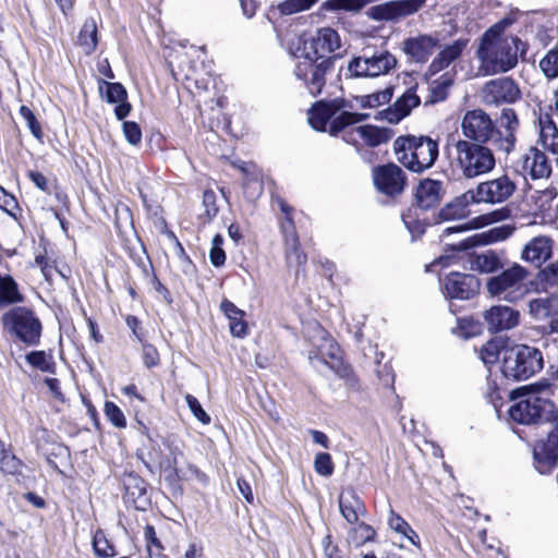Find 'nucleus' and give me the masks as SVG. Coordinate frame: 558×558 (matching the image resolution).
I'll list each match as a JSON object with an SVG mask.
<instances>
[{"label":"nucleus","instance_id":"22","mask_svg":"<svg viewBox=\"0 0 558 558\" xmlns=\"http://www.w3.org/2000/svg\"><path fill=\"white\" fill-rule=\"evenodd\" d=\"M513 231L514 228L512 226L502 225L487 231L476 233L452 245L458 250H466L476 245H488L505 241L513 233Z\"/></svg>","mask_w":558,"mask_h":558},{"label":"nucleus","instance_id":"63","mask_svg":"<svg viewBox=\"0 0 558 558\" xmlns=\"http://www.w3.org/2000/svg\"><path fill=\"white\" fill-rule=\"evenodd\" d=\"M236 484L241 495L245 498L247 502L252 504L254 497L250 484L242 478H239Z\"/></svg>","mask_w":558,"mask_h":558},{"label":"nucleus","instance_id":"39","mask_svg":"<svg viewBox=\"0 0 558 558\" xmlns=\"http://www.w3.org/2000/svg\"><path fill=\"white\" fill-rule=\"evenodd\" d=\"M501 267L502 263L494 251L483 252L471 259V269L481 274H492Z\"/></svg>","mask_w":558,"mask_h":558},{"label":"nucleus","instance_id":"29","mask_svg":"<svg viewBox=\"0 0 558 558\" xmlns=\"http://www.w3.org/2000/svg\"><path fill=\"white\" fill-rule=\"evenodd\" d=\"M466 45L468 40L458 39L454 43L444 47L429 65L430 74L435 75L436 73L448 68L461 56Z\"/></svg>","mask_w":558,"mask_h":558},{"label":"nucleus","instance_id":"38","mask_svg":"<svg viewBox=\"0 0 558 558\" xmlns=\"http://www.w3.org/2000/svg\"><path fill=\"white\" fill-rule=\"evenodd\" d=\"M453 83V74L448 71L429 82V95L426 102L435 104L444 101L448 97L449 88Z\"/></svg>","mask_w":558,"mask_h":558},{"label":"nucleus","instance_id":"17","mask_svg":"<svg viewBox=\"0 0 558 558\" xmlns=\"http://www.w3.org/2000/svg\"><path fill=\"white\" fill-rule=\"evenodd\" d=\"M373 179L377 190L386 195L401 193L405 184L403 171L393 163L375 168Z\"/></svg>","mask_w":558,"mask_h":558},{"label":"nucleus","instance_id":"35","mask_svg":"<svg viewBox=\"0 0 558 558\" xmlns=\"http://www.w3.org/2000/svg\"><path fill=\"white\" fill-rule=\"evenodd\" d=\"M538 133L543 146L556 153L558 149V129L548 113L538 116Z\"/></svg>","mask_w":558,"mask_h":558},{"label":"nucleus","instance_id":"54","mask_svg":"<svg viewBox=\"0 0 558 558\" xmlns=\"http://www.w3.org/2000/svg\"><path fill=\"white\" fill-rule=\"evenodd\" d=\"M185 401L187 403L189 409L193 413L194 417L204 425H208L210 423V416L203 409L199 401L192 395L185 396Z\"/></svg>","mask_w":558,"mask_h":558},{"label":"nucleus","instance_id":"3","mask_svg":"<svg viewBox=\"0 0 558 558\" xmlns=\"http://www.w3.org/2000/svg\"><path fill=\"white\" fill-rule=\"evenodd\" d=\"M340 47V36L331 27L319 28L313 34H293L288 40L289 52L295 58L303 59H331L329 54Z\"/></svg>","mask_w":558,"mask_h":558},{"label":"nucleus","instance_id":"13","mask_svg":"<svg viewBox=\"0 0 558 558\" xmlns=\"http://www.w3.org/2000/svg\"><path fill=\"white\" fill-rule=\"evenodd\" d=\"M514 183L507 177L481 182L475 190H471L476 204H499L507 201L514 192Z\"/></svg>","mask_w":558,"mask_h":558},{"label":"nucleus","instance_id":"61","mask_svg":"<svg viewBox=\"0 0 558 558\" xmlns=\"http://www.w3.org/2000/svg\"><path fill=\"white\" fill-rule=\"evenodd\" d=\"M143 362L148 368L159 364V353L155 347L150 344L143 345Z\"/></svg>","mask_w":558,"mask_h":558},{"label":"nucleus","instance_id":"58","mask_svg":"<svg viewBox=\"0 0 558 558\" xmlns=\"http://www.w3.org/2000/svg\"><path fill=\"white\" fill-rule=\"evenodd\" d=\"M544 453L549 460L558 459V430L548 435L544 444Z\"/></svg>","mask_w":558,"mask_h":558},{"label":"nucleus","instance_id":"15","mask_svg":"<svg viewBox=\"0 0 558 558\" xmlns=\"http://www.w3.org/2000/svg\"><path fill=\"white\" fill-rule=\"evenodd\" d=\"M396 64V58L385 51L372 57L354 58L349 64V71L354 76H378L388 73Z\"/></svg>","mask_w":558,"mask_h":558},{"label":"nucleus","instance_id":"46","mask_svg":"<svg viewBox=\"0 0 558 558\" xmlns=\"http://www.w3.org/2000/svg\"><path fill=\"white\" fill-rule=\"evenodd\" d=\"M392 97V89L385 88L384 90L362 96L360 104L363 108H376L390 101Z\"/></svg>","mask_w":558,"mask_h":558},{"label":"nucleus","instance_id":"43","mask_svg":"<svg viewBox=\"0 0 558 558\" xmlns=\"http://www.w3.org/2000/svg\"><path fill=\"white\" fill-rule=\"evenodd\" d=\"M26 361L41 372L53 373L54 362L45 351H33L26 355Z\"/></svg>","mask_w":558,"mask_h":558},{"label":"nucleus","instance_id":"42","mask_svg":"<svg viewBox=\"0 0 558 558\" xmlns=\"http://www.w3.org/2000/svg\"><path fill=\"white\" fill-rule=\"evenodd\" d=\"M553 302L547 298H538L530 301L529 311L530 314L536 320H545L551 318Z\"/></svg>","mask_w":558,"mask_h":558},{"label":"nucleus","instance_id":"60","mask_svg":"<svg viewBox=\"0 0 558 558\" xmlns=\"http://www.w3.org/2000/svg\"><path fill=\"white\" fill-rule=\"evenodd\" d=\"M216 194L213 191H205L203 194V205L205 213L209 219L216 217L218 213V206L216 204Z\"/></svg>","mask_w":558,"mask_h":558},{"label":"nucleus","instance_id":"26","mask_svg":"<svg viewBox=\"0 0 558 558\" xmlns=\"http://www.w3.org/2000/svg\"><path fill=\"white\" fill-rule=\"evenodd\" d=\"M99 89L108 102L117 105L114 113L118 120L124 119L130 113L131 105L126 101V90L120 83L105 82Z\"/></svg>","mask_w":558,"mask_h":558},{"label":"nucleus","instance_id":"10","mask_svg":"<svg viewBox=\"0 0 558 558\" xmlns=\"http://www.w3.org/2000/svg\"><path fill=\"white\" fill-rule=\"evenodd\" d=\"M312 343L314 350L308 352V359L313 364L315 361L322 362L341 377H345L350 374V368L342 364L338 344L326 330L317 326L316 335Z\"/></svg>","mask_w":558,"mask_h":558},{"label":"nucleus","instance_id":"62","mask_svg":"<svg viewBox=\"0 0 558 558\" xmlns=\"http://www.w3.org/2000/svg\"><path fill=\"white\" fill-rule=\"evenodd\" d=\"M28 178L39 190H41V191L48 190V182H47L46 177L43 173L37 172V171H29Z\"/></svg>","mask_w":558,"mask_h":558},{"label":"nucleus","instance_id":"48","mask_svg":"<svg viewBox=\"0 0 558 558\" xmlns=\"http://www.w3.org/2000/svg\"><path fill=\"white\" fill-rule=\"evenodd\" d=\"M539 68L549 78L558 76V48L551 49L545 54L539 61Z\"/></svg>","mask_w":558,"mask_h":558},{"label":"nucleus","instance_id":"33","mask_svg":"<svg viewBox=\"0 0 558 558\" xmlns=\"http://www.w3.org/2000/svg\"><path fill=\"white\" fill-rule=\"evenodd\" d=\"M339 508L342 517L350 524L356 523L359 518L365 513L363 501L353 492H348L339 496Z\"/></svg>","mask_w":558,"mask_h":558},{"label":"nucleus","instance_id":"9","mask_svg":"<svg viewBox=\"0 0 558 558\" xmlns=\"http://www.w3.org/2000/svg\"><path fill=\"white\" fill-rule=\"evenodd\" d=\"M527 277V269L514 263L499 275L490 277L486 282V289L493 298L515 302L522 299L527 292L525 284Z\"/></svg>","mask_w":558,"mask_h":558},{"label":"nucleus","instance_id":"25","mask_svg":"<svg viewBox=\"0 0 558 558\" xmlns=\"http://www.w3.org/2000/svg\"><path fill=\"white\" fill-rule=\"evenodd\" d=\"M281 210L287 215L286 220L281 223L284 235L286 252L289 260L294 259L298 265L305 263L306 257L299 251V238L295 232L293 222L290 218L289 208L284 203L280 204Z\"/></svg>","mask_w":558,"mask_h":558},{"label":"nucleus","instance_id":"64","mask_svg":"<svg viewBox=\"0 0 558 558\" xmlns=\"http://www.w3.org/2000/svg\"><path fill=\"white\" fill-rule=\"evenodd\" d=\"M203 547L202 545L191 542L184 553V558H202Z\"/></svg>","mask_w":558,"mask_h":558},{"label":"nucleus","instance_id":"7","mask_svg":"<svg viewBox=\"0 0 558 558\" xmlns=\"http://www.w3.org/2000/svg\"><path fill=\"white\" fill-rule=\"evenodd\" d=\"M544 366L542 352L525 344L505 348L501 372L505 377L523 380L539 372Z\"/></svg>","mask_w":558,"mask_h":558},{"label":"nucleus","instance_id":"11","mask_svg":"<svg viewBox=\"0 0 558 558\" xmlns=\"http://www.w3.org/2000/svg\"><path fill=\"white\" fill-rule=\"evenodd\" d=\"M461 131L465 138L482 144L492 138L495 126L490 117L484 110L473 109L466 111L463 116Z\"/></svg>","mask_w":558,"mask_h":558},{"label":"nucleus","instance_id":"19","mask_svg":"<svg viewBox=\"0 0 558 558\" xmlns=\"http://www.w3.org/2000/svg\"><path fill=\"white\" fill-rule=\"evenodd\" d=\"M421 102L416 94V86L408 88L393 104L392 107L380 112L381 119L391 124L399 123L408 117Z\"/></svg>","mask_w":558,"mask_h":558},{"label":"nucleus","instance_id":"57","mask_svg":"<svg viewBox=\"0 0 558 558\" xmlns=\"http://www.w3.org/2000/svg\"><path fill=\"white\" fill-rule=\"evenodd\" d=\"M123 133L126 141L132 145H137L142 141V131L135 122L126 121L123 123Z\"/></svg>","mask_w":558,"mask_h":558},{"label":"nucleus","instance_id":"45","mask_svg":"<svg viewBox=\"0 0 558 558\" xmlns=\"http://www.w3.org/2000/svg\"><path fill=\"white\" fill-rule=\"evenodd\" d=\"M500 353V342L497 340H490L481 348L478 356L485 365L489 366L494 365L498 361Z\"/></svg>","mask_w":558,"mask_h":558},{"label":"nucleus","instance_id":"50","mask_svg":"<svg viewBox=\"0 0 558 558\" xmlns=\"http://www.w3.org/2000/svg\"><path fill=\"white\" fill-rule=\"evenodd\" d=\"M351 537L355 545H362L374 539L375 531L371 525L360 523L356 527L352 529Z\"/></svg>","mask_w":558,"mask_h":558},{"label":"nucleus","instance_id":"18","mask_svg":"<svg viewBox=\"0 0 558 558\" xmlns=\"http://www.w3.org/2000/svg\"><path fill=\"white\" fill-rule=\"evenodd\" d=\"M480 288L478 279L473 275L452 272L444 283V291L448 298L468 300L472 298Z\"/></svg>","mask_w":558,"mask_h":558},{"label":"nucleus","instance_id":"44","mask_svg":"<svg viewBox=\"0 0 558 558\" xmlns=\"http://www.w3.org/2000/svg\"><path fill=\"white\" fill-rule=\"evenodd\" d=\"M318 0H283L278 4V10L282 15H292L310 10Z\"/></svg>","mask_w":558,"mask_h":558},{"label":"nucleus","instance_id":"37","mask_svg":"<svg viewBox=\"0 0 558 558\" xmlns=\"http://www.w3.org/2000/svg\"><path fill=\"white\" fill-rule=\"evenodd\" d=\"M76 44L87 56L92 54L95 51L98 44V37L97 23L94 19H87L84 22L78 33Z\"/></svg>","mask_w":558,"mask_h":558},{"label":"nucleus","instance_id":"40","mask_svg":"<svg viewBox=\"0 0 558 558\" xmlns=\"http://www.w3.org/2000/svg\"><path fill=\"white\" fill-rule=\"evenodd\" d=\"M239 169L245 174L244 186L253 187V195H259L263 191L262 170L254 163L242 162Z\"/></svg>","mask_w":558,"mask_h":558},{"label":"nucleus","instance_id":"32","mask_svg":"<svg viewBox=\"0 0 558 558\" xmlns=\"http://www.w3.org/2000/svg\"><path fill=\"white\" fill-rule=\"evenodd\" d=\"M508 216H509V210L504 209V208L496 209L488 214L481 215V216H477L476 218H474L472 221V225H473L472 228H483V227L492 225L494 222L502 221V220L507 219ZM470 229H471V227H469L468 225H458L454 227H448L442 230L441 236L445 238V236H449L453 233H463Z\"/></svg>","mask_w":558,"mask_h":558},{"label":"nucleus","instance_id":"21","mask_svg":"<svg viewBox=\"0 0 558 558\" xmlns=\"http://www.w3.org/2000/svg\"><path fill=\"white\" fill-rule=\"evenodd\" d=\"M520 314L509 306H492L484 314L488 329L493 332L509 330L518 326Z\"/></svg>","mask_w":558,"mask_h":558},{"label":"nucleus","instance_id":"16","mask_svg":"<svg viewBox=\"0 0 558 558\" xmlns=\"http://www.w3.org/2000/svg\"><path fill=\"white\" fill-rule=\"evenodd\" d=\"M426 0H397L371 8L369 16L374 20L391 21L417 12Z\"/></svg>","mask_w":558,"mask_h":558},{"label":"nucleus","instance_id":"12","mask_svg":"<svg viewBox=\"0 0 558 558\" xmlns=\"http://www.w3.org/2000/svg\"><path fill=\"white\" fill-rule=\"evenodd\" d=\"M332 69V59H304L295 66L296 77L304 80L308 92L317 95L325 85V76Z\"/></svg>","mask_w":558,"mask_h":558},{"label":"nucleus","instance_id":"24","mask_svg":"<svg viewBox=\"0 0 558 558\" xmlns=\"http://www.w3.org/2000/svg\"><path fill=\"white\" fill-rule=\"evenodd\" d=\"M438 45L429 35H420L403 43V51L416 62H425Z\"/></svg>","mask_w":558,"mask_h":558},{"label":"nucleus","instance_id":"28","mask_svg":"<svg viewBox=\"0 0 558 558\" xmlns=\"http://www.w3.org/2000/svg\"><path fill=\"white\" fill-rule=\"evenodd\" d=\"M441 182L430 179L421 181L415 190V201L418 207L428 209L441 198Z\"/></svg>","mask_w":558,"mask_h":558},{"label":"nucleus","instance_id":"53","mask_svg":"<svg viewBox=\"0 0 558 558\" xmlns=\"http://www.w3.org/2000/svg\"><path fill=\"white\" fill-rule=\"evenodd\" d=\"M21 117L26 121L27 126L37 140L43 138V131L39 122L37 121L34 112L27 106H21L20 108Z\"/></svg>","mask_w":558,"mask_h":558},{"label":"nucleus","instance_id":"34","mask_svg":"<svg viewBox=\"0 0 558 558\" xmlns=\"http://www.w3.org/2000/svg\"><path fill=\"white\" fill-rule=\"evenodd\" d=\"M24 300L25 298L14 278L11 275L0 272V310L9 305L23 303Z\"/></svg>","mask_w":558,"mask_h":558},{"label":"nucleus","instance_id":"6","mask_svg":"<svg viewBox=\"0 0 558 558\" xmlns=\"http://www.w3.org/2000/svg\"><path fill=\"white\" fill-rule=\"evenodd\" d=\"M342 107L343 101L340 99L329 102L319 101L308 111V123L317 131H326L335 135L347 126L368 118L365 113L341 111Z\"/></svg>","mask_w":558,"mask_h":558},{"label":"nucleus","instance_id":"51","mask_svg":"<svg viewBox=\"0 0 558 558\" xmlns=\"http://www.w3.org/2000/svg\"><path fill=\"white\" fill-rule=\"evenodd\" d=\"M314 469L322 476H330L333 472L331 457L327 452H319L314 460Z\"/></svg>","mask_w":558,"mask_h":558},{"label":"nucleus","instance_id":"5","mask_svg":"<svg viewBox=\"0 0 558 558\" xmlns=\"http://www.w3.org/2000/svg\"><path fill=\"white\" fill-rule=\"evenodd\" d=\"M453 165L466 179L486 174L495 168L493 151L477 143L458 140L452 144Z\"/></svg>","mask_w":558,"mask_h":558},{"label":"nucleus","instance_id":"4","mask_svg":"<svg viewBox=\"0 0 558 558\" xmlns=\"http://www.w3.org/2000/svg\"><path fill=\"white\" fill-rule=\"evenodd\" d=\"M393 148L398 161L413 172L429 169L438 157V143L427 136H400Z\"/></svg>","mask_w":558,"mask_h":558},{"label":"nucleus","instance_id":"56","mask_svg":"<svg viewBox=\"0 0 558 558\" xmlns=\"http://www.w3.org/2000/svg\"><path fill=\"white\" fill-rule=\"evenodd\" d=\"M0 452H1L0 469L10 474L17 472L20 462L17 461V459L14 456L8 453L4 450L2 442H0Z\"/></svg>","mask_w":558,"mask_h":558},{"label":"nucleus","instance_id":"31","mask_svg":"<svg viewBox=\"0 0 558 558\" xmlns=\"http://www.w3.org/2000/svg\"><path fill=\"white\" fill-rule=\"evenodd\" d=\"M220 310L229 320L230 332L233 337L244 338L247 335V323L244 319V311L236 307L229 300H223Z\"/></svg>","mask_w":558,"mask_h":558},{"label":"nucleus","instance_id":"30","mask_svg":"<svg viewBox=\"0 0 558 558\" xmlns=\"http://www.w3.org/2000/svg\"><path fill=\"white\" fill-rule=\"evenodd\" d=\"M471 204H476V202L471 190H469L441 208L439 211V217L441 220L462 219L470 214L469 206Z\"/></svg>","mask_w":558,"mask_h":558},{"label":"nucleus","instance_id":"23","mask_svg":"<svg viewBox=\"0 0 558 558\" xmlns=\"http://www.w3.org/2000/svg\"><path fill=\"white\" fill-rule=\"evenodd\" d=\"M553 254V240L546 235L535 236L523 247L521 258L539 267Z\"/></svg>","mask_w":558,"mask_h":558},{"label":"nucleus","instance_id":"1","mask_svg":"<svg viewBox=\"0 0 558 558\" xmlns=\"http://www.w3.org/2000/svg\"><path fill=\"white\" fill-rule=\"evenodd\" d=\"M505 23H498L492 26L482 37L476 54L480 60L478 73L482 75H492L504 73L518 63V51L524 45L518 37L502 36Z\"/></svg>","mask_w":558,"mask_h":558},{"label":"nucleus","instance_id":"55","mask_svg":"<svg viewBox=\"0 0 558 558\" xmlns=\"http://www.w3.org/2000/svg\"><path fill=\"white\" fill-rule=\"evenodd\" d=\"M144 536L148 556H151L156 553H161L163 550V546L160 539L157 537L154 526L147 525L144 531Z\"/></svg>","mask_w":558,"mask_h":558},{"label":"nucleus","instance_id":"14","mask_svg":"<svg viewBox=\"0 0 558 558\" xmlns=\"http://www.w3.org/2000/svg\"><path fill=\"white\" fill-rule=\"evenodd\" d=\"M518 85L509 77L496 78L487 82L482 92V101L488 106L512 104L520 98Z\"/></svg>","mask_w":558,"mask_h":558},{"label":"nucleus","instance_id":"59","mask_svg":"<svg viewBox=\"0 0 558 558\" xmlns=\"http://www.w3.org/2000/svg\"><path fill=\"white\" fill-rule=\"evenodd\" d=\"M538 278L541 281H545L549 284H555L558 282V260L547 265L545 268H543L539 274Z\"/></svg>","mask_w":558,"mask_h":558},{"label":"nucleus","instance_id":"20","mask_svg":"<svg viewBox=\"0 0 558 558\" xmlns=\"http://www.w3.org/2000/svg\"><path fill=\"white\" fill-rule=\"evenodd\" d=\"M344 138L353 145L365 144L374 147L388 142L389 133L375 125H359L350 128L345 132Z\"/></svg>","mask_w":558,"mask_h":558},{"label":"nucleus","instance_id":"8","mask_svg":"<svg viewBox=\"0 0 558 558\" xmlns=\"http://www.w3.org/2000/svg\"><path fill=\"white\" fill-rule=\"evenodd\" d=\"M3 331L27 345L39 343L43 325L33 310L15 306L4 312L0 318Z\"/></svg>","mask_w":558,"mask_h":558},{"label":"nucleus","instance_id":"36","mask_svg":"<svg viewBox=\"0 0 558 558\" xmlns=\"http://www.w3.org/2000/svg\"><path fill=\"white\" fill-rule=\"evenodd\" d=\"M387 523L391 531L400 535L402 538H407L416 548H421V543L416 532L401 515H399L392 509H389Z\"/></svg>","mask_w":558,"mask_h":558},{"label":"nucleus","instance_id":"41","mask_svg":"<svg viewBox=\"0 0 558 558\" xmlns=\"http://www.w3.org/2000/svg\"><path fill=\"white\" fill-rule=\"evenodd\" d=\"M555 194L551 190L534 191L529 195V201L533 204L535 214H545L551 209Z\"/></svg>","mask_w":558,"mask_h":558},{"label":"nucleus","instance_id":"49","mask_svg":"<svg viewBox=\"0 0 558 558\" xmlns=\"http://www.w3.org/2000/svg\"><path fill=\"white\" fill-rule=\"evenodd\" d=\"M223 238L220 234H216L211 241V248L209 251L210 263L215 267H220L226 262V253L222 250Z\"/></svg>","mask_w":558,"mask_h":558},{"label":"nucleus","instance_id":"27","mask_svg":"<svg viewBox=\"0 0 558 558\" xmlns=\"http://www.w3.org/2000/svg\"><path fill=\"white\" fill-rule=\"evenodd\" d=\"M523 169L529 172L532 179L548 178L551 173V165L547 156L536 148H531L525 155Z\"/></svg>","mask_w":558,"mask_h":558},{"label":"nucleus","instance_id":"52","mask_svg":"<svg viewBox=\"0 0 558 558\" xmlns=\"http://www.w3.org/2000/svg\"><path fill=\"white\" fill-rule=\"evenodd\" d=\"M105 414L107 418L117 427L123 428L126 426V420L120 408L111 401L105 403Z\"/></svg>","mask_w":558,"mask_h":558},{"label":"nucleus","instance_id":"2","mask_svg":"<svg viewBox=\"0 0 558 558\" xmlns=\"http://www.w3.org/2000/svg\"><path fill=\"white\" fill-rule=\"evenodd\" d=\"M554 390L547 380L522 386L512 391V398L520 400L510 407L509 415L520 424H535L548 420L554 413L555 405L550 400Z\"/></svg>","mask_w":558,"mask_h":558},{"label":"nucleus","instance_id":"47","mask_svg":"<svg viewBox=\"0 0 558 558\" xmlns=\"http://www.w3.org/2000/svg\"><path fill=\"white\" fill-rule=\"evenodd\" d=\"M93 547L95 553L102 558H110L116 555L114 547L108 542L105 533L97 530L93 538Z\"/></svg>","mask_w":558,"mask_h":558}]
</instances>
